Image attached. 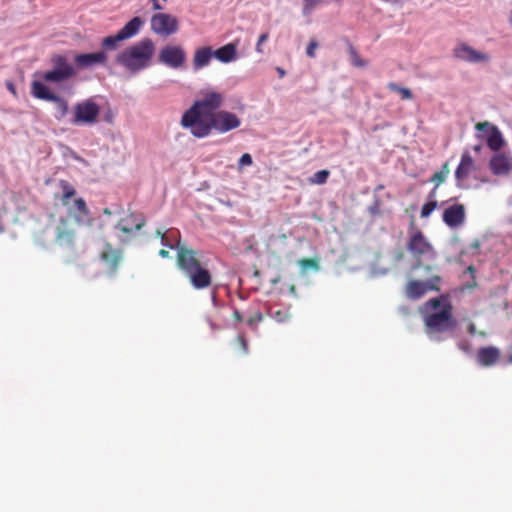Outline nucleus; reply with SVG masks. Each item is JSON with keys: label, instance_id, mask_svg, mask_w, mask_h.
<instances>
[{"label": "nucleus", "instance_id": "25", "mask_svg": "<svg viewBox=\"0 0 512 512\" xmlns=\"http://www.w3.org/2000/svg\"><path fill=\"white\" fill-rule=\"evenodd\" d=\"M70 212L75 213V218L77 221H81L83 218L88 217L90 214L87 204L83 198L75 199L73 208L70 209Z\"/></svg>", "mask_w": 512, "mask_h": 512}, {"label": "nucleus", "instance_id": "9", "mask_svg": "<svg viewBox=\"0 0 512 512\" xmlns=\"http://www.w3.org/2000/svg\"><path fill=\"white\" fill-rule=\"evenodd\" d=\"M144 21L140 17H133L115 35L103 38L101 45L104 49L115 50L119 42L128 40L137 35L143 26Z\"/></svg>", "mask_w": 512, "mask_h": 512}, {"label": "nucleus", "instance_id": "41", "mask_svg": "<svg viewBox=\"0 0 512 512\" xmlns=\"http://www.w3.org/2000/svg\"><path fill=\"white\" fill-rule=\"evenodd\" d=\"M159 255H160L161 257L165 258V257H168V256H169V252H168L167 250H165V249H161V250L159 251Z\"/></svg>", "mask_w": 512, "mask_h": 512}, {"label": "nucleus", "instance_id": "46", "mask_svg": "<svg viewBox=\"0 0 512 512\" xmlns=\"http://www.w3.org/2000/svg\"><path fill=\"white\" fill-rule=\"evenodd\" d=\"M157 233H158L159 235H161L162 243H163L164 245H166V243H165V240H166V236H165V234H162L160 231H157Z\"/></svg>", "mask_w": 512, "mask_h": 512}, {"label": "nucleus", "instance_id": "30", "mask_svg": "<svg viewBox=\"0 0 512 512\" xmlns=\"http://www.w3.org/2000/svg\"><path fill=\"white\" fill-rule=\"evenodd\" d=\"M54 102L58 109V115L57 118L61 119L68 113V103L66 100L61 98L60 96L56 95L54 99L51 101Z\"/></svg>", "mask_w": 512, "mask_h": 512}, {"label": "nucleus", "instance_id": "29", "mask_svg": "<svg viewBox=\"0 0 512 512\" xmlns=\"http://www.w3.org/2000/svg\"><path fill=\"white\" fill-rule=\"evenodd\" d=\"M330 171L329 170H319L316 173L313 174L312 177L309 178V182L311 184H325L329 178Z\"/></svg>", "mask_w": 512, "mask_h": 512}, {"label": "nucleus", "instance_id": "17", "mask_svg": "<svg viewBox=\"0 0 512 512\" xmlns=\"http://www.w3.org/2000/svg\"><path fill=\"white\" fill-rule=\"evenodd\" d=\"M107 58V54L104 51L77 54L74 57V63L79 69H86L95 65H105Z\"/></svg>", "mask_w": 512, "mask_h": 512}, {"label": "nucleus", "instance_id": "18", "mask_svg": "<svg viewBox=\"0 0 512 512\" xmlns=\"http://www.w3.org/2000/svg\"><path fill=\"white\" fill-rule=\"evenodd\" d=\"M443 221L449 227H458L465 221V207L462 204H454L443 212Z\"/></svg>", "mask_w": 512, "mask_h": 512}, {"label": "nucleus", "instance_id": "22", "mask_svg": "<svg viewBox=\"0 0 512 512\" xmlns=\"http://www.w3.org/2000/svg\"><path fill=\"white\" fill-rule=\"evenodd\" d=\"M213 57V50L211 47H201L195 50L193 55V69L198 71L207 66Z\"/></svg>", "mask_w": 512, "mask_h": 512}, {"label": "nucleus", "instance_id": "16", "mask_svg": "<svg viewBox=\"0 0 512 512\" xmlns=\"http://www.w3.org/2000/svg\"><path fill=\"white\" fill-rule=\"evenodd\" d=\"M489 168L496 176H507L512 172V157L497 152L491 157Z\"/></svg>", "mask_w": 512, "mask_h": 512}, {"label": "nucleus", "instance_id": "2", "mask_svg": "<svg viewBox=\"0 0 512 512\" xmlns=\"http://www.w3.org/2000/svg\"><path fill=\"white\" fill-rule=\"evenodd\" d=\"M202 253L183 245H177V266L196 290L211 286L212 274L206 263L201 261Z\"/></svg>", "mask_w": 512, "mask_h": 512}, {"label": "nucleus", "instance_id": "43", "mask_svg": "<svg viewBox=\"0 0 512 512\" xmlns=\"http://www.w3.org/2000/svg\"><path fill=\"white\" fill-rule=\"evenodd\" d=\"M471 247L474 248V249H478L480 247V242L478 240H475L472 244H471Z\"/></svg>", "mask_w": 512, "mask_h": 512}, {"label": "nucleus", "instance_id": "5", "mask_svg": "<svg viewBox=\"0 0 512 512\" xmlns=\"http://www.w3.org/2000/svg\"><path fill=\"white\" fill-rule=\"evenodd\" d=\"M406 248L415 261L413 269H418L423 266L425 260H433L436 257V251L433 245L424 233L416 227L414 220L410 222Z\"/></svg>", "mask_w": 512, "mask_h": 512}, {"label": "nucleus", "instance_id": "26", "mask_svg": "<svg viewBox=\"0 0 512 512\" xmlns=\"http://www.w3.org/2000/svg\"><path fill=\"white\" fill-rule=\"evenodd\" d=\"M59 184L62 189L60 201L63 206H68L71 198L76 195V190L69 182L65 180H61Z\"/></svg>", "mask_w": 512, "mask_h": 512}, {"label": "nucleus", "instance_id": "6", "mask_svg": "<svg viewBox=\"0 0 512 512\" xmlns=\"http://www.w3.org/2000/svg\"><path fill=\"white\" fill-rule=\"evenodd\" d=\"M54 242L69 256L76 254L77 236L73 223L66 217H60L54 228Z\"/></svg>", "mask_w": 512, "mask_h": 512}, {"label": "nucleus", "instance_id": "23", "mask_svg": "<svg viewBox=\"0 0 512 512\" xmlns=\"http://www.w3.org/2000/svg\"><path fill=\"white\" fill-rule=\"evenodd\" d=\"M213 56L223 63H229L236 59V46L232 43L226 44L213 51Z\"/></svg>", "mask_w": 512, "mask_h": 512}, {"label": "nucleus", "instance_id": "35", "mask_svg": "<svg viewBox=\"0 0 512 512\" xmlns=\"http://www.w3.org/2000/svg\"><path fill=\"white\" fill-rule=\"evenodd\" d=\"M252 163H253V160H252L251 155H250L249 153H244V154L240 157V159H239V161H238V168H239V170H241V169H242L243 167H245V166H250V165H252Z\"/></svg>", "mask_w": 512, "mask_h": 512}, {"label": "nucleus", "instance_id": "4", "mask_svg": "<svg viewBox=\"0 0 512 512\" xmlns=\"http://www.w3.org/2000/svg\"><path fill=\"white\" fill-rule=\"evenodd\" d=\"M425 306L434 310L441 307L439 312H434L424 316V323L427 333L444 332L455 327L452 305L447 301L445 297L432 298L425 303Z\"/></svg>", "mask_w": 512, "mask_h": 512}, {"label": "nucleus", "instance_id": "20", "mask_svg": "<svg viewBox=\"0 0 512 512\" xmlns=\"http://www.w3.org/2000/svg\"><path fill=\"white\" fill-rule=\"evenodd\" d=\"M100 259L104 262L108 271L111 274H114L117 271L122 255L119 250L114 249L110 244H107L104 250L100 253Z\"/></svg>", "mask_w": 512, "mask_h": 512}, {"label": "nucleus", "instance_id": "7", "mask_svg": "<svg viewBox=\"0 0 512 512\" xmlns=\"http://www.w3.org/2000/svg\"><path fill=\"white\" fill-rule=\"evenodd\" d=\"M100 107L93 98L83 100L73 106L71 123L73 125H93L97 123Z\"/></svg>", "mask_w": 512, "mask_h": 512}, {"label": "nucleus", "instance_id": "39", "mask_svg": "<svg viewBox=\"0 0 512 512\" xmlns=\"http://www.w3.org/2000/svg\"><path fill=\"white\" fill-rule=\"evenodd\" d=\"M233 317L236 321H242L243 319L241 313L238 310L233 312Z\"/></svg>", "mask_w": 512, "mask_h": 512}, {"label": "nucleus", "instance_id": "3", "mask_svg": "<svg viewBox=\"0 0 512 512\" xmlns=\"http://www.w3.org/2000/svg\"><path fill=\"white\" fill-rule=\"evenodd\" d=\"M155 50L154 42L145 37L122 50L116 56V62L130 73L136 74L151 66Z\"/></svg>", "mask_w": 512, "mask_h": 512}, {"label": "nucleus", "instance_id": "36", "mask_svg": "<svg viewBox=\"0 0 512 512\" xmlns=\"http://www.w3.org/2000/svg\"><path fill=\"white\" fill-rule=\"evenodd\" d=\"M300 264L303 266V267H312V268H317L318 267V262L317 260L315 259H312V258H304L300 261Z\"/></svg>", "mask_w": 512, "mask_h": 512}, {"label": "nucleus", "instance_id": "28", "mask_svg": "<svg viewBox=\"0 0 512 512\" xmlns=\"http://www.w3.org/2000/svg\"><path fill=\"white\" fill-rule=\"evenodd\" d=\"M387 88L392 92L398 93L402 100L412 99V92L406 87H401L394 82H390L387 84Z\"/></svg>", "mask_w": 512, "mask_h": 512}, {"label": "nucleus", "instance_id": "1", "mask_svg": "<svg viewBox=\"0 0 512 512\" xmlns=\"http://www.w3.org/2000/svg\"><path fill=\"white\" fill-rule=\"evenodd\" d=\"M224 102L223 93L213 89L202 91L200 97L183 113L181 126L196 138L207 137L213 130L223 134L239 128L242 123L240 117L221 110Z\"/></svg>", "mask_w": 512, "mask_h": 512}, {"label": "nucleus", "instance_id": "19", "mask_svg": "<svg viewBox=\"0 0 512 512\" xmlns=\"http://www.w3.org/2000/svg\"><path fill=\"white\" fill-rule=\"evenodd\" d=\"M501 356V352L497 347H482L477 351L476 360L479 365L489 367L495 365Z\"/></svg>", "mask_w": 512, "mask_h": 512}, {"label": "nucleus", "instance_id": "40", "mask_svg": "<svg viewBox=\"0 0 512 512\" xmlns=\"http://www.w3.org/2000/svg\"><path fill=\"white\" fill-rule=\"evenodd\" d=\"M153 2H154L153 3V9L154 10H161L162 9V7L160 6L158 0H153Z\"/></svg>", "mask_w": 512, "mask_h": 512}, {"label": "nucleus", "instance_id": "12", "mask_svg": "<svg viewBox=\"0 0 512 512\" xmlns=\"http://www.w3.org/2000/svg\"><path fill=\"white\" fill-rule=\"evenodd\" d=\"M151 30L162 37H168L179 30L178 19L167 13H157L151 17Z\"/></svg>", "mask_w": 512, "mask_h": 512}, {"label": "nucleus", "instance_id": "44", "mask_svg": "<svg viewBox=\"0 0 512 512\" xmlns=\"http://www.w3.org/2000/svg\"><path fill=\"white\" fill-rule=\"evenodd\" d=\"M473 150H474L476 153H479V152L482 150V145H481V144L475 145V146L473 147Z\"/></svg>", "mask_w": 512, "mask_h": 512}, {"label": "nucleus", "instance_id": "49", "mask_svg": "<svg viewBox=\"0 0 512 512\" xmlns=\"http://www.w3.org/2000/svg\"><path fill=\"white\" fill-rule=\"evenodd\" d=\"M435 197V190H433L432 192H430L429 194V198L432 199Z\"/></svg>", "mask_w": 512, "mask_h": 512}, {"label": "nucleus", "instance_id": "48", "mask_svg": "<svg viewBox=\"0 0 512 512\" xmlns=\"http://www.w3.org/2000/svg\"><path fill=\"white\" fill-rule=\"evenodd\" d=\"M103 213H104L105 215H108V216L112 214V212H111V210H110L109 208H105V209L103 210Z\"/></svg>", "mask_w": 512, "mask_h": 512}, {"label": "nucleus", "instance_id": "32", "mask_svg": "<svg viewBox=\"0 0 512 512\" xmlns=\"http://www.w3.org/2000/svg\"><path fill=\"white\" fill-rule=\"evenodd\" d=\"M235 344H236L238 350L242 354H244V355L248 354V352H249V345H248V341H247V339H246L244 334H241V333L238 334V336L235 339Z\"/></svg>", "mask_w": 512, "mask_h": 512}, {"label": "nucleus", "instance_id": "37", "mask_svg": "<svg viewBox=\"0 0 512 512\" xmlns=\"http://www.w3.org/2000/svg\"><path fill=\"white\" fill-rule=\"evenodd\" d=\"M262 320H263L262 314L256 313L253 316L249 317V319L247 320V324L250 326H254V325H257L258 323H260Z\"/></svg>", "mask_w": 512, "mask_h": 512}, {"label": "nucleus", "instance_id": "33", "mask_svg": "<svg viewBox=\"0 0 512 512\" xmlns=\"http://www.w3.org/2000/svg\"><path fill=\"white\" fill-rule=\"evenodd\" d=\"M437 208V201L431 200L427 203H425L420 212V216L422 218H427L431 215V213Z\"/></svg>", "mask_w": 512, "mask_h": 512}, {"label": "nucleus", "instance_id": "38", "mask_svg": "<svg viewBox=\"0 0 512 512\" xmlns=\"http://www.w3.org/2000/svg\"><path fill=\"white\" fill-rule=\"evenodd\" d=\"M268 37H269L268 33H262L259 36L258 42L256 44V51L257 52L262 53L261 46H262V44H264L265 41H267Z\"/></svg>", "mask_w": 512, "mask_h": 512}, {"label": "nucleus", "instance_id": "27", "mask_svg": "<svg viewBox=\"0 0 512 512\" xmlns=\"http://www.w3.org/2000/svg\"><path fill=\"white\" fill-rule=\"evenodd\" d=\"M348 43V53L350 55L351 64L355 67L363 68L367 65V62L363 60L358 54L355 47L349 42Z\"/></svg>", "mask_w": 512, "mask_h": 512}, {"label": "nucleus", "instance_id": "14", "mask_svg": "<svg viewBox=\"0 0 512 512\" xmlns=\"http://www.w3.org/2000/svg\"><path fill=\"white\" fill-rule=\"evenodd\" d=\"M453 56L461 61L469 63L489 62L490 56L487 53L475 50L466 43H460L453 49Z\"/></svg>", "mask_w": 512, "mask_h": 512}, {"label": "nucleus", "instance_id": "34", "mask_svg": "<svg viewBox=\"0 0 512 512\" xmlns=\"http://www.w3.org/2000/svg\"><path fill=\"white\" fill-rule=\"evenodd\" d=\"M319 44L315 39H311L307 48H306V55L309 58H314L316 56V49L318 48Z\"/></svg>", "mask_w": 512, "mask_h": 512}, {"label": "nucleus", "instance_id": "11", "mask_svg": "<svg viewBox=\"0 0 512 512\" xmlns=\"http://www.w3.org/2000/svg\"><path fill=\"white\" fill-rule=\"evenodd\" d=\"M475 129L485 134H477V138L485 139L487 146L495 152H499L505 144L501 131L497 126L490 122H479L475 125Z\"/></svg>", "mask_w": 512, "mask_h": 512}, {"label": "nucleus", "instance_id": "31", "mask_svg": "<svg viewBox=\"0 0 512 512\" xmlns=\"http://www.w3.org/2000/svg\"><path fill=\"white\" fill-rule=\"evenodd\" d=\"M449 172L450 170L448 163H445L440 171L433 174V176L431 177V181L435 182L437 187L446 180V177L448 176Z\"/></svg>", "mask_w": 512, "mask_h": 512}, {"label": "nucleus", "instance_id": "24", "mask_svg": "<svg viewBox=\"0 0 512 512\" xmlns=\"http://www.w3.org/2000/svg\"><path fill=\"white\" fill-rule=\"evenodd\" d=\"M31 93L37 99L46 100V101H50V102L56 96V94L50 92L49 89L47 88V86H45L40 81H33L32 82V84H31Z\"/></svg>", "mask_w": 512, "mask_h": 512}, {"label": "nucleus", "instance_id": "21", "mask_svg": "<svg viewBox=\"0 0 512 512\" xmlns=\"http://www.w3.org/2000/svg\"><path fill=\"white\" fill-rule=\"evenodd\" d=\"M145 225L143 218L138 219L137 215L131 213L122 218L116 225V229L124 234H131L133 231L140 230Z\"/></svg>", "mask_w": 512, "mask_h": 512}, {"label": "nucleus", "instance_id": "45", "mask_svg": "<svg viewBox=\"0 0 512 512\" xmlns=\"http://www.w3.org/2000/svg\"><path fill=\"white\" fill-rule=\"evenodd\" d=\"M277 71H278L280 77H283L285 75L284 69L278 67Z\"/></svg>", "mask_w": 512, "mask_h": 512}, {"label": "nucleus", "instance_id": "8", "mask_svg": "<svg viewBox=\"0 0 512 512\" xmlns=\"http://www.w3.org/2000/svg\"><path fill=\"white\" fill-rule=\"evenodd\" d=\"M53 69L43 74V80L49 83H62L76 75L74 67L67 61L65 56L54 55L51 58Z\"/></svg>", "mask_w": 512, "mask_h": 512}, {"label": "nucleus", "instance_id": "47", "mask_svg": "<svg viewBox=\"0 0 512 512\" xmlns=\"http://www.w3.org/2000/svg\"><path fill=\"white\" fill-rule=\"evenodd\" d=\"M467 271H468L469 273H471V274H474V273H475V268H474V266H472V265H471V266H469V267L467 268Z\"/></svg>", "mask_w": 512, "mask_h": 512}, {"label": "nucleus", "instance_id": "10", "mask_svg": "<svg viewBox=\"0 0 512 512\" xmlns=\"http://www.w3.org/2000/svg\"><path fill=\"white\" fill-rule=\"evenodd\" d=\"M186 60V51L180 45H165L158 53V62L171 69L178 70L185 68Z\"/></svg>", "mask_w": 512, "mask_h": 512}, {"label": "nucleus", "instance_id": "15", "mask_svg": "<svg viewBox=\"0 0 512 512\" xmlns=\"http://www.w3.org/2000/svg\"><path fill=\"white\" fill-rule=\"evenodd\" d=\"M477 167L469 151H464L461 155L459 165L455 170V179L459 187H465L468 177L476 171Z\"/></svg>", "mask_w": 512, "mask_h": 512}, {"label": "nucleus", "instance_id": "42", "mask_svg": "<svg viewBox=\"0 0 512 512\" xmlns=\"http://www.w3.org/2000/svg\"><path fill=\"white\" fill-rule=\"evenodd\" d=\"M7 87L9 89V91H11L13 94H16V90L14 88V85L11 82L7 83Z\"/></svg>", "mask_w": 512, "mask_h": 512}, {"label": "nucleus", "instance_id": "13", "mask_svg": "<svg viewBox=\"0 0 512 512\" xmlns=\"http://www.w3.org/2000/svg\"><path fill=\"white\" fill-rule=\"evenodd\" d=\"M441 278L433 276L428 281L411 280L406 285V295L408 298L417 300L428 291H439Z\"/></svg>", "mask_w": 512, "mask_h": 512}]
</instances>
